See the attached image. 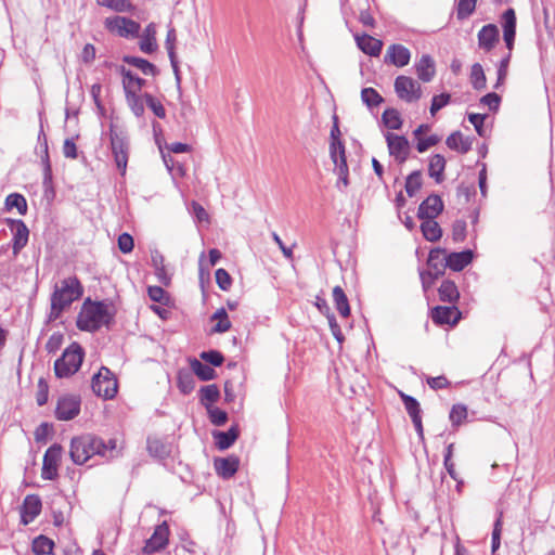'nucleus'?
I'll return each mask as SVG.
<instances>
[{"mask_svg": "<svg viewBox=\"0 0 555 555\" xmlns=\"http://www.w3.org/2000/svg\"><path fill=\"white\" fill-rule=\"evenodd\" d=\"M113 319L109 305L103 301L87 299L77 317V326L81 331L94 332L102 326L108 325Z\"/></svg>", "mask_w": 555, "mask_h": 555, "instance_id": "nucleus-3", "label": "nucleus"}, {"mask_svg": "<svg viewBox=\"0 0 555 555\" xmlns=\"http://www.w3.org/2000/svg\"><path fill=\"white\" fill-rule=\"evenodd\" d=\"M501 532H502V513H500L495 520L494 528L492 531V553H494L501 544Z\"/></svg>", "mask_w": 555, "mask_h": 555, "instance_id": "nucleus-58", "label": "nucleus"}, {"mask_svg": "<svg viewBox=\"0 0 555 555\" xmlns=\"http://www.w3.org/2000/svg\"><path fill=\"white\" fill-rule=\"evenodd\" d=\"M240 461L236 456H228L225 459L215 460V469L222 478L232 477L238 469Z\"/></svg>", "mask_w": 555, "mask_h": 555, "instance_id": "nucleus-23", "label": "nucleus"}, {"mask_svg": "<svg viewBox=\"0 0 555 555\" xmlns=\"http://www.w3.org/2000/svg\"><path fill=\"white\" fill-rule=\"evenodd\" d=\"M201 358L214 366H219L223 362V356L216 350L204 351L202 352Z\"/></svg>", "mask_w": 555, "mask_h": 555, "instance_id": "nucleus-60", "label": "nucleus"}, {"mask_svg": "<svg viewBox=\"0 0 555 555\" xmlns=\"http://www.w3.org/2000/svg\"><path fill=\"white\" fill-rule=\"evenodd\" d=\"M83 287L76 276H68L54 285L51 295L50 319H57L64 309L82 296Z\"/></svg>", "mask_w": 555, "mask_h": 555, "instance_id": "nucleus-2", "label": "nucleus"}, {"mask_svg": "<svg viewBox=\"0 0 555 555\" xmlns=\"http://www.w3.org/2000/svg\"><path fill=\"white\" fill-rule=\"evenodd\" d=\"M395 91L399 99L412 103L422 98L421 85L411 77L398 76L395 80Z\"/></svg>", "mask_w": 555, "mask_h": 555, "instance_id": "nucleus-9", "label": "nucleus"}, {"mask_svg": "<svg viewBox=\"0 0 555 555\" xmlns=\"http://www.w3.org/2000/svg\"><path fill=\"white\" fill-rule=\"evenodd\" d=\"M53 546L54 542L51 539L39 535L33 542V552L36 555H48L52 553Z\"/></svg>", "mask_w": 555, "mask_h": 555, "instance_id": "nucleus-40", "label": "nucleus"}, {"mask_svg": "<svg viewBox=\"0 0 555 555\" xmlns=\"http://www.w3.org/2000/svg\"><path fill=\"white\" fill-rule=\"evenodd\" d=\"M140 42L139 47L140 50L145 54H152L154 53L157 48V41H156V24L150 23L143 30V33L140 35Z\"/></svg>", "mask_w": 555, "mask_h": 555, "instance_id": "nucleus-21", "label": "nucleus"}, {"mask_svg": "<svg viewBox=\"0 0 555 555\" xmlns=\"http://www.w3.org/2000/svg\"><path fill=\"white\" fill-rule=\"evenodd\" d=\"M63 449L60 444L51 446L44 453L41 476L46 480H53L57 476L59 463Z\"/></svg>", "mask_w": 555, "mask_h": 555, "instance_id": "nucleus-11", "label": "nucleus"}, {"mask_svg": "<svg viewBox=\"0 0 555 555\" xmlns=\"http://www.w3.org/2000/svg\"><path fill=\"white\" fill-rule=\"evenodd\" d=\"M91 387L93 392L104 399H112L117 393V379L113 373L105 366L92 377Z\"/></svg>", "mask_w": 555, "mask_h": 555, "instance_id": "nucleus-7", "label": "nucleus"}, {"mask_svg": "<svg viewBox=\"0 0 555 555\" xmlns=\"http://www.w3.org/2000/svg\"><path fill=\"white\" fill-rule=\"evenodd\" d=\"M422 220H423V222L421 224V230H422L424 237L429 242H436V241L440 240V237L442 235V230H441L440 225L438 224V222L435 221V219H430V218L422 219Z\"/></svg>", "mask_w": 555, "mask_h": 555, "instance_id": "nucleus-29", "label": "nucleus"}, {"mask_svg": "<svg viewBox=\"0 0 555 555\" xmlns=\"http://www.w3.org/2000/svg\"><path fill=\"white\" fill-rule=\"evenodd\" d=\"M486 115L481 114H469L468 120L473 124L475 130L480 137L485 135V129H483V121H485Z\"/></svg>", "mask_w": 555, "mask_h": 555, "instance_id": "nucleus-62", "label": "nucleus"}, {"mask_svg": "<svg viewBox=\"0 0 555 555\" xmlns=\"http://www.w3.org/2000/svg\"><path fill=\"white\" fill-rule=\"evenodd\" d=\"M80 412V398L75 395H64L57 400L55 416L60 421L75 418Z\"/></svg>", "mask_w": 555, "mask_h": 555, "instance_id": "nucleus-10", "label": "nucleus"}, {"mask_svg": "<svg viewBox=\"0 0 555 555\" xmlns=\"http://www.w3.org/2000/svg\"><path fill=\"white\" fill-rule=\"evenodd\" d=\"M446 144L449 149L463 154L467 153L472 149V140L469 138H464L459 131L451 133L446 140Z\"/></svg>", "mask_w": 555, "mask_h": 555, "instance_id": "nucleus-26", "label": "nucleus"}, {"mask_svg": "<svg viewBox=\"0 0 555 555\" xmlns=\"http://www.w3.org/2000/svg\"><path fill=\"white\" fill-rule=\"evenodd\" d=\"M417 140L418 141H417V144H416V150L420 153H424L430 146L436 145L440 141V138L438 135H436V134H433V135H429L428 138H418Z\"/></svg>", "mask_w": 555, "mask_h": 555, "instance_id": "nucleus-59", "label": "nucleus"}, {"mask_svg": "<svg viewBox=\"0 0 555 555\" xmlns=\"http://www.w3.org/2000/svg\"><path fill=\"white\" fill-rule=\"evenodd\" d=\"M215 275L216 282L222 291H228L231 287L232 279L224 269H218Z\"/></svg>", "mask_w": 555, "mask_h": 555, "instance_id": "nucleus-57", "label": "nucleus"}, {"mask_svg": "<svg viewBox=\"0 0 555 555\" xmlns=\"http://www.w3.org/2000/svg\"><path fill=\"white\" fill-rule=\"evenodd\" d=\"M447 257V267L453 271H461L468 266L473 260V253L470 250H463L460 253H451Z\"/></svg>", "mask_w": 555, "mask_h": 555, "instance_id": "nucleus-25", "label": "nucleus"}, {"mask_svg": "<svg viewBox=\"0 0 555 555\" xmlns=\"http://www.w3.org/2000/svg\"><path fill=\"white\" fill-rule=\"evenodd\" d=\"M109 138L112 154L117 169L121 175H125L129 156V143L127 137L122 132L116 131L115 128L111 126Z\"/></svg>", "mask_w": 555, "mask_h": 555, "instance_id": "nucleus-8", "label": "nucleus"}, {"mask_svg": "<svg viewBox=\"0 0 555 555\" xmlns=\"http://www.w3.org/2000/svg\"><path fill=\"white\" fill-rule=\"evenodd\" d=\"M451 95L449 93H441L435 95L430 105V114L434 116L438 111L449 104Z\"/></svg>", "mask_w": 555, "mask_h": 555, "instance_id": "nucleus-54", "label": "nucleus"}, {"mask_svg": "<svg viewBox=\"0 0 555 555\" xmlns=\"http://www.w3.org/2000/svg\"><path fill=\"white\" fill-rule=\"evenodd\" d=\"M385 139L389 154L395 157L398 163H404L408 159L410 153V143L408 139L403 135L395 134L392 132H387L385 134Z\"/></svg>", "mask_w": 555, "mask_h": 555, "instance_id": "nucleus-12", "label": "nucleus"}, {"mask_svg": "<svg viewBox=\"0 0 555 555\" xmlns=\"http://www.w3.org/2000/svg\"><path fill=\"white\" fill-rule=\"evenodd\" d=\"M49 385L44 378H40L37 385L36 401L38 405H44L48 402Z\"/></svg>", "mask_w": 555, "mask_h": 555, "instance_id": "nucleus-53", "label": "nucleus"}, {"mask_svg": "<svg viewBox=\"0 0 555 555\" xmlns=\"http://www.w3.org/2000/svg\"><path fill=\"white\" fill-rule=\"evenodd\" d=\"M147 450L151 455L159 459L166 457L170 452L168 446L156 438L147 440Z\"/></svg>", "mask_w": 555, "mask_h": 555, "instance_id": "nucleus-43", "label": "nucleus"}, {"mask_svg": "<svg viewBox=\"0 0 555 555\" xmlns=\"http://www.w3.org/2000/svg\"><path fill=\"white\" fill-rule=\"evenodd\" d=\"M104 26L111 34L126 39L138 38L141 30L138 22L120 15L106 17Z\"/></svg>", "mask_w": 555, "mask_h": 555, "instance_id": "nucleus-6", "label": "nucleus"}, {"mask_svg": "<svg viewBox=\"0 0 555 555\" xmlns=\"http://www.w3.org/2000/svg\"><path fill=\"white\" fill-rule=\"evenodd\" d=\"M212 321H217L216 325L212 327V332L215 333H224L230 330L231 322L228 318V313L225 309H218L211 317Z\"/></svg>", "mask_w": 555, "mask_h": 555, "instance_id": "nucleus-36", "label": "nucleus"}, {"mask_svg": "<svg viewBox=\"0 0 555 555\" xmlns=\"http://www.w3.org/2000/svg\"><path fill=\"white\" fill-rule=\"evenodd\" d=\"M356 41L358 48L364 52L367 55L371 56H378L382 48L383 42L379 39H376L370 35L363 34L361 36H356Z\"/></svg>", "mask_w": 555, "mask_h": 555, "instance_id": "nucleus-22", "label": "nucleus"}, {"mask_svg": "<svg viewBox=\"0 0 555 555\" xmlns=\"http://www.w3.org/2000/svg\"><path fill=\"white\" fill-rule=\"evenodd\" d=\"M401 399L404 403V408L412 420L421 417V408L416 399L411 396L401 393Z\"/></svg>", "mask_w": 555, "mask_h": 555, "instance_id": "nucleus-46", "label": "nucleus"}, {"mask_svg": "<svg viewBox=\"0 0 555 555\" xmlns=\"http://www.w3.org/2000/svg\"><path fill=\"white\" fill-rule=\"evenodd\" d=\"M361 100L370 108L378 106L384 101L382 95L373 88L362 89Z\"/></svg>", "mask_w": 555, "mask_h": 555, "instance_id": "nucleus-44", "label": "nucleus"}, {"mask_svg": "<svg viewBox=\"0 0 555 555\" xmlns=\"http://www.w3.org/2000/svg\"><path fill=\"white\" fill-rule=\"evenodd\" d=\"M126 94V100H127V103L129 105V107L131 108L132 113L137 116V117H140L143 115L144 113V103L141 99L140 95H138V93H125Z\"/></svg>", "mask_w": 555, "mask_h": 555, "instance_id": "nucleus-47", "label": "nucleus"}, {"mask_svg": "<svg viewBox=\"0 0 555 555\" xmlns=\"http://www.w3.org/2000/svg\"><path fill=\"white\" fill-rule=\"evenodd\" d=\"M151 262L152 267L154 268L155 275L157 276L158 281L164 284L165 286H168L171 282V273L168 271L166 264H165V258L163 254L154 249L151 251Z\"/></svg>", "mask_w": 555, "mask_h": 555, "instance_id": "nucleus-20", "label": "nucleus"}, {"mask_svg": "<svg viewBox=\"0 0 555 555\" xmlns=\"http://www.w3.org/2000/svg\"><path fill=\"white\" fill-rule=\"evenodd\" d=\"M466 222L464 220H456L453 224L452 234L454 241L461 242L465 237Z\"/></svg>", "mask_w": 555, "mask_h": 555, "instance_id": "nucleus-64", "label": "nucleus"}, {"mask_svg": "<svg viewBox=\"0 0 555 555\" xmlns=\"http://www.w3.org/2000/svg\"><path fill=\"white\" fill-rule=\"evenodd\" d=\"M133 238L128 233H122L118 237V247L121 253L128 254L133 249Z\"/></svg>", "mask_w": 555, "mask_h": 555, "instance_id": "nucleus-61", "label": "nucleus"}, {"mask_svg": "<svg viewBox=\"0 0 555 555\" xmlns=\"http://www.w3.org/2000/svg\"><path fill=\"white\" fill-rule=\"evenodd\" d=\"M467 417V406L462 403L454 404L450 411L449 418L452 426L457 427L463 424Z\"/></svg>", "mask_w": 555, "mask_h": 555, "instance_id": "nucleus-45", "label": "nucleus"}, {"mask_svg": "<svg viewBox=\"0 0 555 555\" xmlns=\"http://www.w3.org/2000/svg\"><path fill=\"white\" fill-rule=\"evenodd\" d=\"M41 501L37 495H27L21 509V520L28 525L40 514Z\"/></svg>", "mask_w": 555, "mask_h": 555, "instance_id": "nucleus-19", "label": "nucleus"}, {"mask_svg": "<svg viewBox=\"0 0 555 555\" xmlns=\"http://www.w3.org/2000/svg\"><path fill=\"white\" fill-rule=\"evenodd\" d=\"M446 168V159L440 154H435L429 159L428 173L436 182L442 181V175Z\"/></svg>", "mask_w": 555, "mask_h": 555, "instance_id": "nucleus-32", "label": "nucleus"}, {"mask_svg": "<svg viewBox=\"0 0 555 555\" xmlns=\"http://www.w3.org/2000/svg\"><path fill=\"white\" fill-rule=\"evenodd\" d=\"M416 74L417 77L424 82H429L434 78L436 68L431 56L425 54L421 57V60L416 63Z\"/></svg>", "mask_w": 555, "mask_h": 555, "instance_id": "nucleus-24", "label": "nucleus"}, {"mask_svg": "<svg viewBox=\"0 0 555 555\" xmlns=\"http://www.w3.org/2000/svg\"><path fill=\"white\" fill-rule=\"evenodd\" d=\"M83 350L80 345L73 343L67 347L62 357L54 363L55 375L60 378H65L74 375L82 364Z\"/></svg>", "mask_w": 555, "mask_h": 555, "instance_id": "nucleus-5", "label": "nucleus"}, {"mask_svg": "<svg viewBox=\"0 0 555 555\" xmlns=\"http://www.w3.org/2000/svg\"><path fill=\"white\" fill-rule=\"evenodd\" d=\"M147 294L151 300L167 306L170 301L169 295L160 286H150Z\"/></svg>", "mask_w": 555, "mask_h": 555, "instance_id": "nucleus-49", "label": "nucleus"}, {"mask_svg": "<svg viewBox=\"0 0 555 555\" xmlns=\"http://www.w3.org/2000/svg\"><path fill=\"white\" fill-rule=\"evenodd\" d=\"M478 46L486 52L491 51L499 42V28L494 24L485 25L478 31Z\"/></svg>", "mask_w": 555, "mask_h": 555, "instance_id": "nucleus-17", "label": "nucleus"}, {"mask_svg": "<svg viewBox=\"0 0 555 555\" xmlns=\"http://www.w3.org/2000/svg\"><path fill=\"white\" fill-rule=\"evenodd\" d=\"M7 223L10 227L12 237V248L14 255H17L27 244L29 230L22 220L7 219Z\"/></svg>", "mask_w": 555, "mask_h": 555, "instance_id": "nucleus-14", "label": "nucleus"}, {"mask_svg": "<svg viewBox=\"0 0 555 555\" xmlns=\"http://www.w3.org/2000/svg\"><path fill=\"white\" fill-rule=\"evenodd\" d=\"M122 87L125 93H138L144 86L145 80L133 75L130 70L122 69Z\"/></svg>", "mask_w": 555, "mask_h": 555, "instance_id": "nucleus-28", "label": "nucleus"}, {"mask_svg": "<svg viewBox=\"0 0 555 555\" xmlns=\"http://www.w3.org/2000/svg\"><path fill=\"white\" fill-rule=\"evenodd\" d=\"M411 53L408 48L402 44H391L386 52L385 62L397 67H403L409 64Z\"/></svg>", "mask_w": 555, "mask_h": 555, "instance_id": "nucleus-18", "label": "nucleus"}, {"mask_svg": "<svg viewBox=\"0 0 555 555\" xmlns=\"http://www.w3.org/2000/svg\"><path fill=\"white\" fill-rule=\"evenodd\" d=\"M207 412L210 422L216 426L223 425L228 420V414L217 406H208Z\"/></svg>", "mask_w": 555, "mask_h": 555, "instance_id": "nucleus-52", "label": "nucleus"}, {"mask_svg": "<svg viewBox=\"0 0 555 555\" xmlns=\"http://www.w3.org/2000/svg\"><path fill=\"white\" fill-rule=\"evenodd\" d=\"M477 0H459L457 3V18L464 20L468 17L476 8Z\"/></svg>", "mask_w": 555, "mask_h": 555, "instance_id": "nucleus-50", "label": "nucleus"}, {"mask_svg": "<svg viewBox=\"0 0 555 555\" xmlns=\"http://www.w3.org/2000/svg\"><path fill=\"white\" fill-rule=\"evenodd\" d=\"M333 300L339 314L343 318H347L350 314V307L347 296L340 286L333 288Z\"/></svg>", "mask_w": 555, "mask_h": 555, "instance_id": "nucleus-33", "label": "nucleus"}, {"mask_svg": "<svg viewBox=\"0 0 555 555\" xmlns=\"http://www.w3.org/2000/svg\"><path fill=\"white\" fill-rule=\"evenodd\" d=\"M382 120L387 128L392 130L400 129L402 126L400 114L395 108L386 109L382 115Z\"/></svg>", "mask_w": 555, "mask_h": 555, "instance_id": "nucleus-42", "label": "nucleus"}, {"mask_svg": "<svg viewBox=\"0 0 555 555\" xmlns=\"http://www.w3.org/2000/svg\"><path fill=\"white\" fill-rule=\"evenodd\" d=\"M501 25L503 28V39L508 50L507 54L500 61L498 68V80L495 83V88H499L508 73V65L512 56V51L514 49L515 36H516V14L514 9H507L502 14Z\"/></svg>", "mask_w": 555, "mask_h": 555, "instance_id": "nucleus-4", "label": "nucleus"}, {"mask_svg": "<svg viewBox=\"0 0 555 555\" xmlns=\"http://www.w3.org/2000/svg\"><path fill=\"white\" fill-rule=\"evenodd\" d=\"M220 397L218 387L215 384L204 386L201 389V401L205 405L206 410L208 406H212Z\"/></svg>", "mask_w": 555, "mask_h": 555, "instance_id": "nucleus-37", "label": "nucleus"}, {"mask_svg": "<svg viewBox=\"0 0 555 555\" xmlns=\"http://www.w3.org/2000/svg\"><path fill=\"white\" fill-rule=\"evenodd\" d=\"M124 62L131 66L137 67L144 75L156 76L158 74V69L156 68V66L145 59L126 55V56H124Z\"/></svg>", "mask_w": 555, "mask_h": 555, "instance_id": "nucleus-27", "label": "nucleus"}, {"mask_svg": "<svg viewBox=\"0 0 555 555\" xmlns=\"http://www.w3.org/2000/svg\"><path fill=\"white\" fill-rule=\"evenodd\" d=\"M191 369L202 380H210L215 378V370L208 364L201 362L199 360H193L191 362Z\"/></svg>", "mask_w": 555, "mask_h": 555, "instance_id": "nucleus-35", "label": "nucleus"}, {"mask_svg": "<svg viewBox=\"0 0 555 555\" xmlns=\"http://www.w3.org/2000/svg\"><path fill=\"white\" fill-rule=\"evenodd\" d=\"M480 102L491 111H495L500 106L501 98L496 93H488L480 99Z\"/></svg>", "mask_w": 555, "mask_h": 555, "instance_id": "nucleus-63", "label": "nucleus"}, {"mask_svg": "<svg viewBox=\"0 0 555 555\" xmlns=\"http://www.w3.org/2000/svg\"><path fill=\"white\" fill-rule=\"evenodd\" d=\"M116 447L115 440H109L106 444L96 437L86 435L72 439L69 455L75 464L82 465L95 454L107 459L115 457L118 454Z\"/></svg>", "mask_w": 555, "mask_h": 555, "instance_id": "nucleus-1", "label": "nucleus"}, {"mask_svg": "<svg viewBox=\"0 0 555 555\" xmlns=\"http://www.w3.org/2000/svg\"><path fill=\"white\" fill-rule=\"evenodd\" d=\"M5 208L12 210L16 208L18 214L25 215L27 211V202L25 197L17 193H12L5 198Z\"/></svg>", "mask_w": 555, "mask_h": 555, "instance_id": "nucleus-38", "label": "nucleus"}, {"mask_svg": "<svg viewBox=\"0 0 555 555\" xmlns=\"http://www.w3.org/2000/svg\"><path fill=\"white\" fill-rule=\"evenodd\" d=\"M486 75L482 66L479 63H475L470 69V83L476 90H482L486 88Z\"/></svg>", "mask_w": 555, "mask_h": 555, "instance_id": "nucleus-39", "label": "nucleus"}, {"mask_svg": "<svg viewBox=\"0 0 555 555\" xmlns=\"http://www.w3.org/2000/svg\"><path fill=\"white\" fill-rule=\"evenodd\" d=\"M438 291L439 297L442 301L454 302L460 297L455 283L449 280L443 281Z\"/></svg>", "mask_w": 555, "mask_h": 555, "instance_id": "nucleus-34", "label": "nucleus"}, {"mask_svg": "<svg viewBox=\"0 0 555 555\" xmlns=\"http://www.w3.org/2000/svg\"><path fill=\"white\" fill-rule=\"evenodd\" d=\"M339 137H340V130L338 127L337 116H334V125L331 130V142H332V150H333L334 155H335L336 146L338 149H340V152H343V142L340 141Z\"/></svg>", "mask_w": 555, "mask_h": 555, "instance_id": "nucleus-56", "label": "nucleus"}, {"mask_svg": "<svg viewBox=\"0 0 555 555\" xmlns=\"http://www.w3.org/2000/svg\"><path fill=\"white\" fill-rule=\"evenodd\" d=\"M461 315V311L454 306H438L431 311L433 321L439 325H455L460 321Z\"/></svg>", "mask_w": 555, "mask_h": 555, "instance_id": "nucleus-15", "label": "nucleus"}, {"mask_svg": "<svg viewBox=\"0 0 555 555\" xmlns=\"http://www.w3.org/2000/svg\"><path fill=\"white\" fill-rule=\"evenodd\" d=\"M176 40H177V34H176L175 28H169L167 31V36H166L165 46H166L170 61H173V59L177 57L176 47H175Z\"/></svg>", "mask_w": 555, "mask_h": 555, "instance_id": "nucleus-55", "label": "nucleus"}, {"mask_svg": "<svg viewBox=\"0 0 555 555\" xmlns=\"http://www.w3.org/2000/svg\"><path fill=\"white\" fill-rule=\"evenodd\" d=\"M216 444L220 450L229 449L237 439L238 430L235 427H231L227 431H218L214 434Z\"/></svg>", "mask_w": 555, "mask_h": 555, "instance_id": "nucleus-30", "label": "nucleus"}, {"mask_svg": "<svg viewBox=\"0 0 555 555\" xmlns=\"http://www.w3.org/2000/svg\"><path fill=\"white\" fill-rule=\"evenodd\" d=\"M96 3L119 13L130 12L133 9L130 0H96Z\"/></svg>", "mask_w": 555, "mask_h": 555, "instance_id": "nucleus-41", "label": "nucleus"}, {"mask_svg": "<svg viewBox=\"0 0 555 555\" xmlns=\"http://www.w3.org/2000/svg\"><path fill=\"white\" fill-rule=\"evenodd\" d=\"M422 186V175L420 171L412 172L405 182V191L409 196H413Z\"/></svg>", "mask_w": 555, "mask_h": 555, "instance_id": "nucleus-48", "label": "nucleus"}, {"mask_svg": "<svg viewBox=\"0 0 555 555\" xmlns=\"http://www.w3.org/2000/svg\"><path fill=\"white\" fill-rule=\"evenodd\" d=\"M447 257L444 255V250L442 249H433L428 256V266L435 271V275L443 273L444 268L447 267Z\"/></svg>", "mask_w": 555, "mask_h": 555, "instance_id": "nucleus-31", "label": "nucleus"}, {"mask_svg": "<svg viewBox=\"0 0 555 555\" xmlns=\"http://www.w3.org/2000/svg\"><path fill=\"white\" fill-rule=\"evenodd\" d=\"M144 99H145L146 105L153 111V113L157 117L165 118V116H166L165 107L163 106V104L157 99H155L150 93H145L144 94Z\"/></svg>", "mask_w": 555, "mask_h": 555, "instance_id": "nucleus-51", "label": "nucleus"}, {"mask_svg": "<svg viewBox=\"0 0 555 555\" xmlns=\"http://www.w3.org/2000/svg\"><path fill=\"white\" fill-rule=\"evenodd\" d=\"M443 209L441 198L436 195H429L418 207L417 216L420 219H435Z\"/></svg>", "mask_w": 555, "mask_h": 555, "instance_id": "nucleus-16", "label": "nucleus"}, {"mask_svg": "<svg viewBox=\"0 0 555 555\" xmlns=\"http://www.w3.org/2000/svg\"><path fill=\"white\" fill-rule=\"evenodd\" d=\"M169 528L166 521L157 526L152 537L145 542L143 553L153 554L165 548L168 544Z\"/></svg>", "mask_w": 555, "mask_h": 555, "instance_id": "nucleus-13", "label": "nucleus"}]
</instances>
